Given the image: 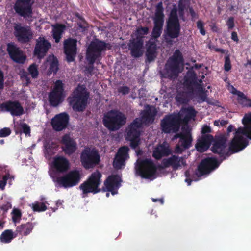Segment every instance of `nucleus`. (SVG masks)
<instances>
[{
  "mask_svg": "<svg viewBox=\"0 0 251 251\" xmlns=\"http://www.w3.org/2000/svg\"><path fill=\"white\" fill-rule=\"evenodd\" d=\"M239 128L236 131L234 137L231 141L227 149V137L225 135L216 136L211 148L212 152L218 155L219 160L222 162L230 156L231 154L238 152L243 150L248 145V141L238 132Z\"/></svg>",
  "mask_w": 251,
  "mask_h": 251,
  "instance_id": "nucleus-1",
  "label": "nucleus"
},
{
  "mask_svg": "<svg viewBox=\"0 0 251 251\" xmlns=\"http://www.w3.org/2000/svg\"><path fill=\"white\" fill-rule=\"evenodd\" d=\"M112 49L110 43L96 38L93 39L86 50V59L88 62L92 64L97 61H100L102 51Z\"/></svg>",
  "mask_w": 251,
  "mask_h": 251,
  "instance_id": "nucleus-2",
  "label": "nucleus"
},
{
  "mask_svg": "<svg viewBox=\"0 0 251 251\" xmlns=\"http://www.w3.org/2000/svg\"><path fill=\"white\" fill-rule=\"evenodd\" d=\"M89 93L85 88L78 86L68 98L67 100L73 110L75 112H83L87 106Z\"/></svg>",
  "mask_w": 251,
  "mask_h": 251,
  "instance_id": "nucleus-3",
  "label": "nucleus"
},
{
  "mask_svg": "<svg viewBox=\"0 0 251 251\" xmlns=\"http://www.w3.org/2000/svg\"><path fill=\"white\" fill-rule=\"evenodd\" d=\"M104 126L110 131H116L122 127L126 122V117L122 112L117 110H111L104 115Z\"/></svg>",
  "mask_w": 251,
  "mask_h": 251,
  "instance_id": "nucleus-4",
  "label": "nucleus"
},
{
  "mask_svg": "<svg viewBox=\"0 0 251 251\" xmlns=\"http://www.w3.org/2000/svg\"><path fill=\"white\" fill-rule=\"evenodd\" d=\"M101 174L97 170L80 185L79 189L82 191L83 198L86 197L89 193L96 194L101 191V189L99 188L101 183Z\"/></svg>",
  "mask_w": 251,
  "mask_h": 251,
  "instance_id": "nucleus-5",
  "label": "nucleus"
},
{
  "mask_svg": "<svg viewBox=\"0 0 251 251\" xmlns=\"http://www.w3.org/2000/svg\"><path fill=\"white\" fill-rule=\"evenodd\" d=\"M182 121L180 113L167 115L161 121V130L167 134L176 133L180 129Z\"/></svg>",
  "mask_w": 251,
  "mask_h": 251,
  "instance_id": "nucleus-6",
  "label": "nucleus"
},
{
  "mask_svg": "<svg viewBox=\"0 0 251 251\" xmlns=\"http://www.w3.org/2000/svg\"><path fill=\"white\" fill-rule=\"evenodd\" d=\"M180 25L176 11H172L167 22L166 29V41L168 43L171 39L178 38L180 35Z\"/></svg>",
  "mask_w": 251,
  "mask_h": 251,
  "instance_id": "nucleus-7",
  "label": "nucleus"
},
{
  "mask_svg": "<svg viewBox=\"0 0 251 251\" xmlns=\"http://www.w3.org/2000/svg\"><path fill=\"white\" fill-rule=\"evenodd\" d=\"M184 59L181 52L178 50H176L173 56L168 60L165 68L168 74L167 77L172 78L173 76L177 77L180 73V65H183Z\"/></svg>",
  "mask_w": 251,
  "mask_h": 251,
  "instance_id": "nucleus-8",
  "label": "nucleus"
},
{
  "mask_svg": "<svg viewBox=\"0 0 251 251\" xmlns=\"http://www.w3.org/2000/svg\"><path fill=\"white\" fill-rule=\"evenodd\" d=\"M157 167L150 159H145L138 162L136 171L144 178L152 180L156 177Z\"/></svg>",
  "mask_w": 251,
  "mask_h": 251,
  "instance_id": "nucleus-9",
  "label": "nucleus"
},
{
  "mask_svg": "<svg viewBox=\"0 0 251 251\" xmlns=\"http://www.w3.org/2000/svg\"><path fill=\"white\" fill-rule=\"evenodd\" d=\"M80 161L86 169L94 168L100 162V156L98 152L87 147L84 149L80 155Z\"/></svg>",
  "mask_w": 251,
  "mask_h": 251,
  "instance_id": "nucleus-10",
  "label": "nucleus"
},
{
  "mask_svg": "<svg viewBox=\"0 0 251 251\" xmlns=\"http://www.w3.org/2000/svg\"><path fill=\"white\" fill-rule=\"evenodd\" d=\"M65 97L64 84L60 80L54 83L52 90L49 93L48 99L51 106L56 107L62 103Z\"/></svg>",
  "mask_w": 251,
  "mask_h": 251,
  "instance_id": "nucleus-11",
  "label": "nucleus"
},
{
  "mask_svg": "<svg viewBox=\"0 0 251 251\" xmlns=\"http://www.w3.org/2000/svg\"><path fill=\"white\" fill-rule=\"evenodd\" d=\"M81 177L79 171L73 170L61 176L57 177L56 182L60 187L70 188L77 185L79 183Z\"/></svg>",
  "mask_w": 251,
  "mask_h": 251,
  "instance_id": "nucleus-12",
  "label": "nucleus"
},
{
  "mask_svg": "<svg viewBox=\"0 0 251 251\" xmlns=\"http://www.w3.org/2000/svg\"><path fill=\"white\" fill-rule=\"evenodd\" d=\"M13 34L20 43H28L33 38V32L31 27L21 23H14Z\"/></svg>",
  "mask_w": 251,
  "mask_h": 251,
  "instance_id": "nucleus-13",
  "label": "nucleus"
},
{
  "mask_svg": "<svg viewBox=\"0 0 251 251\" xmlns=\"http://www.w3.org/2000/svg\"><path fill=\"white\" fill-rule=\"evenodd\" d=\"M164 8L162 2H159L156 6L154 17L153 18L154 26L151 32V36L157 39L161 35L164 23Z\"/></svg>",
  "mask_w": 251,
  "mask_h": 251,
  "instance_id": "nucleus-14",
  "label": "nucleus"
},
{
  "mask_svg": "<svg viewBox=\"0 0 251 251\" xmlns=\"http://www.w3.org/2000/svg\"><path fill=\"white\" fill-rule=\"evenodd\" d=\"M222 163L215 157H206L201 160L198 166L196 175L202 176L209 174L211 172L217 169Z\"/></svg>",
  "mask_w": 251,
  "mask_h": 251,
  "instance_id": "nucleus-15",
  "label": "nucleus"
},
{
  "mask_svg": "<svg viewBox=\"0 0 251 251\" xmlns=\"http://www.w3.org/2000/svg\"><path fill=\"white\" fill-rule=\"evenodd\" d=\"M34 0H16L14 6L16 13L24 18H31Z\"/></svg>",
  "mask_w": 251,
  "mask_h": 251,
  "instance_id": "nucleus-16",
  "label": "nucleus"
},
{
  "mask_svg": "<svg viewBox=\"0 0 251 251\" xmlns=\"http://www.w3.org/2000/svg\"><path fill=\"white\" fill-rule=\"evenodd\" d=\"M77 42L76 39L69 38L64 41V52L66 61L68 63L74 62L77 53Z\"/></svg>",
  "mask_w": 251,
  "mask_h": 251,
  "instance_id": "nucleus-17",
  "label": "nucleus"
},
{
  "mask_svg": "<svg viewBox=\"0 0 251 251\" xmlns=\"http://www.w3.org/2000/svg\"><path fill=\"white\" fill-rule=\"evenodd\" d=\"M51 43L44 37L40 36L36 40L34 50V55L38 59L43 58L51 48Z\"/></svg>",
  "mask_w": 251,
  "mask_h": 251,
  "instance_id": "nucleus-18",
  "label": "nucleus"
},
{
  "mask_svg": "<svg viewBox=\"0 0 251 251\" xmlns=\"http://www.w3.org/2000/svg\"><path fill=\"white\" fill-rule=\"evenodd\" d=\"M70 117L66 112H62L56 114L51 120V125L52 128L56 131H61L67 128Z\"/></svg>",
  "mask_w": 251,
  "mask_h": 251,
  "instance_id": "nucleus-19",
  "label": "nucleus"
},
{
  "mask_svg": "<svg viewBox=\"0 0 251 251\" xmlns=\"http://www.w3.org/2000/svg\"><path fill=\"white\" fill-rule=\"evenodd\" d=\"M7 51L10 58L15 62L23 64L26 58L23 51L14 43L10 42L7 45Z\"/></svg>",
  "mask_w": 251,
  "mask_h": 251,
  "instance_id": "nucleus-20",
  "label": "nucleus"
},
{
  "mask_svg": "<svg viewBox=\"0 0 251 251\" xmlns=\"http://www.w3.org/2000/svg\"><path fill=\"white\" fill-rule=\"evenodd\" d=\"M121 179L118 175L109 176L104 182V186L102 188V192H110L114 195L118 193V189L120 186Z\"/></svg>",
  "mask_w": 251,
  "mask_h": 251,
  "instance_id": "nucleus-21",
  "label": "nucleus"
},
{
  "mask_svg": "<svg viewBox=\"0 0 251 251\" xmlns=\"http://www.w3.org/2000/svg\"><path fill=\"white\" fill-rule=\"evenodd\" d=\"M199 82L200 83L198 82L197 75L195 71L192 69L188 70L184 77L183 85L189 93L193 94L194 91V87L196 88L199 85H201V80H199Z\"/></svg>",
  "mask_w": 251,
  "mask_h": 251,
  "instance_id": "nucleus-22",
  "label": "nucleus"
},
{
  "mask_svg": "<svg viewBox=\"0 0 251 251\" xmlns=\"http://www.w3.org/2000/svg\"><path fill=\"white\" fill-rule=\"evenodd\" d=\"M2 110L10 112L12 116H20L24 114V109L21 103L17 100H8L0 105Z\"/></svg>",
  "mask_w": 251,
  "mask_h": 251,
  "instance_id": "nucleus-23",
  "label": "nucleus"
},
{
  "mask_svg": "<svg viewBox=\"0 0 251 251\" xmlns=\"http://www.w3.org/2000/svg\"><path fill=\"white\" fill-rule=\"evenodd\" d=\"M61 143L62 151L68 156L72 155L77 150L76 142L68 134H65L62 137Z\"/></svg>",
  "mask_w": 251,
  "mask_h": 251,
  "instance_id": "nucleus-24",
  "label": "nucleus"
},
{
  "mask_svg": "<svg viewBox=\"0 0 251 251\" xmlns=\"http://www.w3.org/2000/svg\"><path fill=\"white\" fill-rule=\"evenodd\" d=\"M163 168L171 166L173 170L176 171L181 166H185L186 160L183 157H179L176 155H172L170 157L164 159L162 161Z\"/></svg>",
  "mask_w": 251,
  "mask_h": 251,
  "instance_id": "nucleus-25",
  "label": "nucleus"
},
{
  "mask_svg": "<svg viewBox=\"0 0 251 251\" xmlns=\"http://www.w3.org/2000/svg\"><path fill=\"white\" fill-rule=\"evenodd\" d=\"M52 167L57 173H64L69 170L70 163L65 157L57 155L53 158Z\"/></svg>",
  "mask_w": 251,
  "mask_h": 251,
  "instance_id": "nucleus-26",
  "label": "nucleus"
},
{
  "mask_svg": "<svg viewBox=\"0 0 251 251\" xmlns=\"http://www.w3.org/2000/svg\"><path fill=\"white\" fill-rule=\"evenodd\" d=\"M143 39L140 37H136V38L130 40L128 46L132 57L138 58L143 55Z\"/></svg>",
  "mask_w": 251,
  "mask_h": 251,
  "instance_id": "nucleus-27",
  "label": "nucleus"
},
{
  "mask_svg": "<svg viewBox=\"0 0 251 251\" xmlns=\"http://www.w3.org/2000/svg\"><path fill=\"white\" fill-rule=\"evenodd\" d=\"M214 140L213 136L210 134L202 135L196 144L197 150L200 152L205 151L210 147Z\"/></svg>",
  "mask_w": 251,
  "mask_h": 251,
  "instance_id": "nucleus-28",
  "label": "nucleus"
},
{
  "mask_svg": "<svg viewBox=\"0 0 251 251\" xmlns=\"http://www.w3.org/2000/svg\"><path fill=\"white\" fill-rule=\"evenodd\" d=\"M44 156L47 159H50L58 150V146L54 142L45 140L43 143Z\"/></svg>",
  "mask_w": 251,
  "mask_h": 251,
  "instance_id": "nucleus-29",
  "label": "nucleus"
},
{
  "mask_svg": "<svg viewBox=\"0 0 251 251\" xmlns=\"http://www.w3.org/2000/svg\"><path fill=\"white\" fill-rule=\"evenodd\" d=\"M171 153V151L168 146L164 143L158 144L154 148L152 152V156L157 160L163 157L167 156Z\"/></svg>",
  "mask_w": 251,
  "mask_h": 251,
  "instance_id": "nucleus-30",
  "label": "nucleus"
},
{
  "mask_svg": "<svg viewBox=\"0 0 251 251\" xmlns=\"http://www.w3.org/2000/svg\"><path fill=\"white\" fill-rule=\"evenodd\" d=\"M244 127H239L238 132L242 133L251 139V112L246 114L242 119Z\"/></svg>",
  "mask_w": 251,
  "mask_h": 251,
  "instance_id": "nucleus-31",
  "label": "nucleus"
},
{
  "mask_svg": "<svg viewBox=\"0 0 251 251\" xmlns=\"http://www.w3.org/2000/svg\"><path fill=\"white\" fill-rule=\"evenodd\" d=\"M192 137L190 130L187 128L184 130V134L179 141V145L184 149H189L192 145Z\"/></svg>",
  "mask_w": 251,
  "mask_h": 251,
  "instance_id": "nucleus-32",
  "label": "nucleus"
},
{
  "mask_svg": "<svg viewBox=\"0 0 251 251\" xmlns=\"http://www.w3.org/2000/svg\"><path fill=\"white\" fill-rule=\"evenodd\" d=\"M65 25L61 24H56L53 25L52 35L55 43H58L60 42V39L61 38L62 34L65 29Z\"/></svg>",
  "mask_w": 251,
  "mask_h": 251,
  "instance_id": "nucleus-33",
  "label": "nucleus"
},
{
  "mask_svg": "<svg viewBox=\"0 0 251 251\" xmlns=\"http://www.w3.org/2000/svg\"><path fill=\"white\" fill-rule=\"evenodd\" d=\"M34 227L33 223L27 222L18 226L16 228V231L21 235L27 236L32 232Z\"/></svg>",
  "mask_w": 251,
  "mask_h": 251,
  "instance_id": "nucleus-34",
  "label": "nucleus"
},
{
  "mask_svg": "<svg viewBox=\"0 0 251 251\" xmlns=\"http://www.w3.org/2000/svg\"><path fill=\"white\" fill-rule=\"evenodd\" d=\"M157 46L155 43H151L147 47L146 55L147 60L151 62L154 60L156 57Z\"/></svg>",
  "mask_w": 251,
  "mask_h": 251,
  "instance_id": "nucleus-35",
  "label": "nucleus"
},
{
  "mask_svg": "<svg viewBox=\"0 0 251 251\" xmlns=\"http://www.w3.org/2000/svg\"><path fill=\"white\" fill-rule=\"evenodd\" d=\"M237 95V101L243 107H251V99H249L242 92L236 91L234 93Z\"/></svg>",
  "mask_w": 251,
  "mask_h": 251,
  "instance_id": "nucleus-36",
  "label": "nucleus"
},
{
  "mask_svg": "<svg viewBox=\"0 0 251 251\" xmlns=\"http://www.w3.org/2000/svg\"><path fill=\"white\" fill-rule=\"evenodd\" d=\"M15 237L13 235V232L11 229H6L4 230L1 234L0 239L1 242L4 243H9Z\"/></svg>",
  "mask_w": 251,
  "mask_h": 251,
  "instance_id": "nucleus-37",
  "label": "nucleus"
},
{
  "mask_svg": "<svg viewBox=\"0 0 251 251\" xmlns=\"http://www.w3.org/2000/svg\"><path fill=\"white\" fill-rule=\"evenodd\" d=\"M182 112L185 114L183 121H189L191 119L194 118L197 114V111L193 107H188L183 109Z\"/></svg>",
  "mask_w": 251,
  "mask_h": 251,
  "instance_id": "nucleus-38",
  "label": "nucleus"
},
{
  "mask_svg": "<svg viewBox=\"0 0 251 251\" xmlns=\"http://www.w3.org/2000/svg\"><path fill=\"white\" fill-rule=\"evenodd\" d=\"M156 114L155 110L152 111L151 109L144 111L141 119L145 123H150L154 121V117Z\"/></svg>",
  "mask_w": 251,
  "mask_h": 251,
  "instance_id": "nucleus-39",
  "label": "nucleus"
},
{
  "mask_svg": "<svg viewBox=\"0 0 251 251\" xmlns=\"http://www.w3.org/2000/svg\"><path fill=\"white\" fill-rule=\"evenodd\" d=\"M140 136V130L138 129L129 126L126 130V139L139 138Z\"/></svg>",
  "mask_w": 251,
  "mask_h": 251,
  "instance_id": "nucleus-40",
  "label": "nucleus"
},
{
  "mask_svg": "<svg viewBox=\"0 0 251 251\" xmlns=\"http://www.w3.org/2000/svg\"><path fill=\"white\" fill-rule=\"evenodd\" d=\"M127 159L116 154L114 158L113 165L116 169H121L122 166L125 165V161Z\"/></svg>",
  "mask_w": 251,
  "mask_h": 251,
  "instance_id": "nucleus-41",
  "label": "nucleus"
},
{
  "mask_svg": "<svg viewBox=\"0 0 251 251\" xmlns=\"http://www.w3.org/2000/svg\"><path fill=\"white\" fill-rule=\"evenodd\" d=\"M32 209L35 212H43L47 210V207L44 202L36 201L32 204Z\"/></svg>",
  "mask_w": 251,
  "mask_h": 251,
  "instance_id": "nucleus-42",
  "label": "nucleus"
},
{
  "mask_svg": "<svg viewBox=\"0 0 251 251\" xmlns=\"http://www.w3.org/2000/svg\"><path fill=\"white\" fill-rule=\"evenodd\" d=\"M198 91V98L201 100V102H204L206 100L207 98V95L205 89L203 88L201 85H199L198 87L196 88Z\"/></svg>",
  "mask_w": 251,
  "mask_h": 251,
  "instance_id": "nucleus-43",
  "label": "nucleus"
},
{
  "mask_svg": "<svg viewBox=\"0 0 251 251\" xmlns=\"http://www.w3.org/2000/svg\"><path fill=\"white\" fill-rule=\"evenodd\" d=\"M50 71L56 74L58 70V61L57 58L52 56V60L50 65Z\"/></svg>",
  "mask_w": 251,
  "mask_h": 251,
  "instance_id": "nucleus-44",
  "label": "nucleus"
},
{
  "mask_svg": "<svg viewBox=\"0 0 251 251\" xmlns=\"http://www.w3.org/2000/svg\"><path fill=\"white\" fill-rule=\"evenodd\" d=\"M29 73L33 78H36L39 75L37 66L35 64L30 65L28 69Z\"/></svg>",
  "mask_w": 251,
  "mask_h": 251,
  "instance_id": "nucleus-45",
  "label": "nucleus"
},
{
  "mask_svg": "<svg viewBox=\"0 0 251 251\" xmlns=\"http://www.w3.org/2000/svg\"><path fill=\"white\" fill-rule=\"evenodd\" d=\"M129 148L127 146H123L119 148L116 154L127 159L128 156Z\"/></svg>",
  "mask_w": 251,
  "mask_h": 251,
  "instance_id": "nucleus-46",
  "label": "nucleus"
},
{
  "mask_svg": "<svg viewBox=\"0 0 251 251\" xmlns=\"http://www.w3.org/2000/svg\"><path fill=\"white\" fill-rule=\"evenodd\" d=\"M149 28L148 27H141L136 30V37H140L143 39V36L148 33Z\"/></svg>",
  "mask_w": 251,
  "mask_h": 251,
  "instance_id": "nucleus-47",
  "label": "nucleus"
},
{
  "mask_svg": "<svg viewBox=\"0 0 251 251\" xmlns=\"http://www.w3.org/2000/svg\"><path fill=\"white\" fill-rule=\"evenodd\" d=\"M144 122L143 121L142 119L140 118H136L133 120V121L129 125L131 126V127L135 128L139 130V129L143 126Z\"/></svg>",
  "mask_w": 251,
  "mask_h": 251,
  "instance_id": "nucleus-48",
  "label": "nucleus"
},
{
  "mask_svg": "<svg viewBox=\"0 0 251 251\" xmlns=\"http://www.w3.org/2000/svg\"><path fill=\"white\" fill-rule=\"evenodd\" d=\"M12 220L14 222L16 223L19 221L21 218L22 213L20 210L18 209H14L12 211Z\"/></svg>",
  "mask_w": 251,
  "mask_h": 251,
  "instance_id": "nucleus-49",
  "label": "nucleus"
},
{
  "mask_svg": "<svg viewBox=\"0 0 251 251\" xmlns=\"http://www.w3.org/2000/svg\"><path fill=\"white\" fill-rule=\"evenodd\" d=\"M11 130L9 127H4L0 129V137H6L11 133Z\"/></svg>",
  "mask_w": 251,
  "mask_h": 251,
  "instance_id": "nucleus-50",
  "label": "nucleus"
},
{
  "mask_svg": "<svg viewBox=\"0 0 251 251\" xmlns=\"http://www.w3.org/2000/svg\"><path fill=\"white\" fill-rule=\"evenodd\" d=\"M231 69V61L229 56L225 57L224 69L226 71H229Z\"/></svg>",
  "mask_w": 251,
  "mask_h": 251,
  "instance_id": "nucleus-51",
  "label": "nucleus"
},
{
  "mask_svg": "<svg viewBox=\"0 0 251 251\" xmlns=\"http://www.w3.org/2000/svg\"><path fill=\"white\" fill-rule=\"evenodd\" d=\"M9 174H6L3 176L2 180H0V189L4 190L7 183V180L10 178Z\"/></svg>",
  "mask_w": 251,
  "mask_h": 251,
  "instance_id": "nucleus-52",
  "label": "nucleus"
},
{
  "mask_svg": "<svg viewBox=\"0 0 251 251\" xmlns=\"http://www.w3.org/2000/svg\"><path fill=\"white\" fill-rule=\"evenodd\" d=\"M22 131L26 136H30V127L25 123H23L21 125Z\"/></svg>",
  "mask_w": 251,
  "mask_h": 251,
  "instance_id": "nucleus-53",
  "label": "nucleus"
},
{
  "mask_svg": "<svg viewBox=\"0 0 251 251\" xmlns=\"http://www.w3.org/2000/svg\"><path fill=\"white\" fill-rule=\"evenodd\" d=\"M197 28L200 30V32L202 35H205L206 34L205 30L204 28V23L201 20H199L197 22Z\"/></svg>",
  "mask_w": 251,
  "mask_h": 251,
  "instance_id": "nucleus-54",
  "label": "nucleus"
},
{
  "mask_svg": "<svg viewBox=\"0 0 251 251\" xmlns=\"http://www.w3.org/2000/svg\"><path fill=\"white\" fill-rule=\"evenodd\" d=\"M127 140L130 141V146L132 148L136 149L139 144V138H130L127 139Z\"/></svg>",
  "mask_w": 251,
  "mask_h": 251,
  "instance_id": "nucleus-55",
  "label": "nucleus"
},
{
  "mask_svg": "<svg viewBox=\"0 0 251 251\" xmlns=\"http://www.w3.org/2000/svg\"><path fill=\"white\" fill-rule=\"evenodd\" d=\"M118 92L122 95H125L128 94L130 92V88L127 86H123L118 88Z\"/></svg>",
  "mask_w": 251,
  "mask_h": 251,
  "instance_id": "nucleus-56",
  "label": "nucleus"
},
{
  "mask_svg": "<svg viewBox=\"0 0 251 251\" xmlns=\"http://www.w3.org/2000/svg\"><path fill=\"white\" fill-rule=\"evenodd\" d=\"M176 100L177 102L181 104H186L189 101L187 98L183 95L177 96L176 97Z\"/></svg>",
  "mask_w": 251,
  "mask_h": 251,
  "instance_id": "nucleus-57",
  "label": "nucleus"
},
{
  "mask_svg": "<svg viewBox=\"0 0 251 251\" xmlns=\"http://www.w3.org/2000/svg\"><path fill=\"white\" fill-rule=\"evenodd\" d=\"M190 3V0H179L178 3L179 8L183 10Z\"/></svg>",
  "mask_w": 251,
  "mask_h": 251,
  "instance_id": "nucleus-58",
  "label": "nucleus"
},
{
  "mask_svg": "<svg viewBox=\"0 0 251 251\" xmlns=\"http://www.w3.org/2000/svg\"><path fill=\"white\" fill-rule=\"evenodd\" d=\"M211 132V129L210 126L206 125H204L201 129V133L202 135H207Z\"/></svg>",
  "mask_w": 251,
  "mask_h": 251,
  "instance_id": "nucleus-59",
  "label": "nucleus"
},
{
  "mask_svg": "<svg viewBox=\"0 0 251 251\" xmlns=\"http://www.w3.org/2000/svg\"><path fill=\"white\" fill-rule=\"evenodd\" d=\"M189 13L191 16V20L195 21L196 19L199 18V15L196 13L192 7L189 8Z\"/></svg>",
  "mask_w": 251,
  "mask_h": 251,
  "instance_id": "nucleus-60",
  "label": "nucleus"
},
{
  "mask_svg": "<svg viewBox=\"0 0 251 251\" xmlns=\"http://www.w3.org/2000/svg\"><path fill=\"white\" fill-rule=\"evenodd\" d=\"M226 25L228 26L229 29H232L235 25L234 18L232 17H230L227 21Z\"/></svg>",
  "mask_w": 251,
  "mask_h": 251,
  "instance_id": "nucleus-61",
  "label": "nucleus"
},
{
  "mask_svg": "<svg viewBox=\"0 0 251 251\" xmlns=\"http://www.w3.org/2000/svg\"><path fill=\"white\" fill-rule=\"evenodd\" d=\"M228 123V122L227 120H215L214 122V125L215 126H225Z\"/></svg>",
  "mask_w": 251,
  "mask_h": 251,
  "instance_id": "nucleus-62",
  "label": "nucleus"
},
{
  "mask_svg": "<svg viewBox=\"0 0 251 251\" xmlns=\"http://www.w3.org/2000/svg\"><path fill=\"white\" fill-rule=\"evenodd\" d=\"M4 74L3 72L0 69V90L4 88Z\"/></svg>",
  "mask_w": 251,
  "mask_h": 251,
  "instance_id": "nucleus-63",
  "label": "nucleus"
},
{
  "mask_svg": "<svg viewBox=\"0 0 251 251\" xmlns=\"http://www.w3.org/2000/svg\"><path fill=\"white\" fill-rule=\"evenodd\" d=\"M21 77L24 79H25L27 83H30V79L29 77V75L26 72H24L23 74H22Z\"/></svg>",
  "mask_w": 251,
  "mask_h": 251,
  "instance_id": "nucleus-64",
  "label": "nucleus"
}]
</instances>
